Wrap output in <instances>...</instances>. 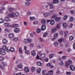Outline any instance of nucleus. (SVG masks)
Listing matches in <instances>:
<instances>
[{
	"label": "nucleus",
	"mask_w": 75,
	"mask_h": 75,
	"mask_svg": "<svg viewBox=\"0 0 75 75\" xmlns=\"http://www.w3.org/2000/svg\"><path fill=\"white\" fill-rule=\"evenodd\" d=\"M19 16V13H14L12 12L11 13L9 14L8 15V17H14V16H16V17H17V16Z\"/></svg>",
	"instance_id": "1"
},
{
	"label": "nucleus",
	"mask_w": 75,
	"mask_h": 75,
	"mask_svg": "<svg viewBox=\"0 0 75 75\" xmlns=\"http://www.w3.org/2000/svg\"><path fill=\"white\" fill-rule=\"evenodd\" d=\"M3 65L4 67H6V66H7V64L4 63V62H1V64H0V69H4V67L2 66Z\"/></svg>",
	"instance_id": "2"
},
{
	"label": "nucleus",
	"mask_w": 75,
	"mask_h": 75,
	"mask_svg": "<svg viewBox=\"0 0 75 75\" xmlns=\"http://www.w3.org/2000/svg\"><path fill=\"white\" fill-rule=\"evenodd\" d=\"M72 64V62L71 60H69L67 61V63H66L65 66L66 68H68L69 67V65H71Z\"/></svg>",
	"instance_id": "3"
},
{
	"label": "nucleus",
	"mask_w": 75,
	"mask_h": 75,
	"mask_svg": "<svg viewBox=\"0 0 75 75\" xmlns=\"http://www.w3.org/2000/svg\"><path fill=\"white\" fill-rule=\"evenodd\" d=\"M0 54L2 55H4L6 54L5 51L2 48H0Z\"/></svg>",
	"instance_id": "4"
},
{
	"label": "nucleus",
	"mask_w": 75,
	"mask_h": 75,
	"mask_svg": "<svg viewBox=\"0 0 75 75\" xmlns=\"http://www.w3.org/2000/svg\"><path fill=\"white\" fill-rule=\"evenodd\" d=\"M2 48L3 49L4 51H6L7 52H10V50H8L7 47H6V46H5V45H3L2 46Z\"/></svg>",
	"instance_id": "5"
},
{
	"label": "nucleus",
	"mask_w": 75,
	"mask_h": 75,
	"mask_svg": "<svg viewBox=\"0 0 75 75\" xmlns=\"http://www.w3.org/2000/svg\"><path fill=\"white\" fill-rule=\"evenodd\" d=\"M70 68L71 70L72 71H75V67H74V66L71 65L70 66Z\"/></svg>",
	"instance_id": "6"
},
{
	"label": "nucleus",
	"mask_w": 75,
	"mask_h": 75,
	"mask_svg": "<svg viewBox=\"0 0 75 75\" xmlns=\"http://www.w3.org/2000/svg\"><path fill=\"white\" fill-rule=\"evenodd\" d=\"M14 31L16 33H18L20 32V29L18 28H15L14 29Z\"/></svg>",
	"instance_id": "7"
},
{
	"label": "nucleus",
	"mask_w": 75,
	"mask_h": 75,
	"mask_svg": "<svg viewBox=\"0 0 75 75\" xmlns=\"http://www.w3.org/2000/svg\"><path fill=\"white\" fill-rule=\"evenodd\" d=\"M57 30V28L54 27L51 30V33H54L56 32Z\"/></svg>",
	"instance_id": "8"
},
{
	"label": "nucleus",
	"mask_w": 75,
	"mask_h": 75,
	"mask_svg": "<svg viewBox=\"0 0 75 75\" xmlns=\"http://www.w3.org/2000/svg\"><path fill=\"white\" fill-rule=\"evenodd\" d=\"M46 28V26L45 25H43L42 26L41 30L42 31H44Z\"/></svg>",
	"instance_id": "9"
},
{
	"label": "nucleus",
	"mask_w": 75,
	"mask_h": 75,
	"mask_svg": "<svg viewBox=\"0 0 75 75\" xmlns=\"http://www.w3.org/2000/svg\"><path fill=\"white\" fill-rule=\"evenodd\" d=\"M59 60H62V59H63V60H65V59H67V57L65 56H63L61 58H59Z\"/></svg>",
	"instance_id": "10"
},
{
	"label": "nucleus",
	"mask_w": 75,
	"mask_h": 75,
	"mask_svg": "<svg viewBox=\"0 0 75 75\" xmlns=\"http://www.w3.org/2000/svg\"><path fill=\"white\" fill-rule=\"evenodd\" d=\"M8 42V41H7V40H6V39H3L2 41V42L3 44H7Z\"/></svg>",
	"instance_id": "11"
},
{
	"label": "nucleus",
	"mask_w": 75,
	"mask_h": 75,
	"mask_svg": "<svg viewBox=\"0 0 75 75\" xmlns=\"http://www.w3.org/2000/svg\"><path fill=\"white\" fill-rule=\"evenodd\" d=\"M31 54L33 56H34L36 55V53H35V50H33L31 52Z\"/></svg>",
	"instance_id": "12"
},
{
	"label": "nucleus",
	"mask_w": 75,
	"mask_h": 75,
	"mask_svg": "<svg viewBox=\"0 0 75 75\" xmlns=\"http://www.w3.org/2000/svg\"><path fill=\"white\" fill-rule=\"evenodd\" d=\"M10 20V19L8 17H6L4 18V21L6 22H9Z\"/></svg>",
	"instance_id": "13"
},
{
	"label": "nucleus",
	"mask_w": 75,
	"mask_h": 75,
	"mask_svg": "<svg viewBox=\"0 0 75 75\" xmlns=\"http://www.w3.org/2000/svg\"><path fill=\"white\" fill-rule=\"evenodd\" d=\"M44 15L45 17H48V16H49L50 15V13L49 12L46 13L44 14Z\"/></svg>",
	"instance_id": "14"
},
{
	"label": "nucleus",
	"mask_w": 75,
	"mask_h": 75,
	"mask_svg": "<svg viewBox=\"0 0 75 75\" xmlns=\"http://www.w3.org/2000/svg\"><path fill=\"white\" fill-rule=\"evenodd\" d=\"M42 58H44L45 56V54H41L39 55Z\"/></svg>",
	"instance_id": "15"
},
{
	"label": "nucleus",
	"mask_w": 75,
	"mask_h": 75,
	"mask_svg": "<svg viewBox=\"0 0 75 75\" xmlns=\"http://www.w3.org/2000/svg\"><path fill=\"white\" fill-rule=\"evenodd\" d=\"M24 70L26 72H29V69H28V68L27 67H26L25 68Z\"/></svg>",
	"instance_id": "16"
},
{
	"label": "nucleus",
	"mask_w": 75,
	"mask_h": 75,
	"mask_svg": "<svg viewBox=\"0 0 75 75\" xmlns=\"http://www.w3.org/2000/svg\"><path fill=\"white\" fill-rule=\"evenodd\" d=\"M14 35L12 33H10L8 35V37L10 38H11L14 37Z\"/></svg>",
	"instance_id": "17"
},
{
	"label": "nucleus",
	"mask_w": 75,
	"mask_h": 75,
	"mask_svg": "<svg viewBox=\"0 0 75 75\" xmlns=\"http://www.w3.org/2000/svg\"><path fill=\"white\" fill-rule=\"evenodd\" d=\"M67 25L66 23H64L63 24V28H67Z\"/></svg>",
	"instance_id": "18"
},
{
	"label": "nucleus",
	"mask_w": 75,
	"mask_h": 75,
	"mask_svg": "<svg viewBox=\"0 0 75 75\" xmlns=\"http://www.w3.org/2000/svg\"><path fill=\"white\" fill-rule=\"evenodd\" d=\"M13 40L14 42H17V41H18V38H14L13 39Z\"/></svg>",
	"instance_id": "19"
},
{
	"label": "nucleus",
	"mask_w": 75,
	"mask_h": 75,
	"mask_svg": "<svg viewBox=\"0 0 75 75\" xmlns=\"http://www.w3.org/2000/svg\"><path fill=\"white\" fill-rule=\"evenodd\" d=\"M47 67H51V68H54V66H53L51 65V64H50V63H47Z\"/></svg>",
	"instance_id": "20"
},
{
	"label": "nucleus",
	"mask_w": 75,
	"mask_h": 75,
	"mask_svg": "<svg viewBox=\"0 0 75 75\" xmlns=\"http://www.w3.org/2000/svg\"><path fill=\"white\" fill-rule=\"evenodd\" d=\"M59 3L58 0H54L53 1V3L54 4H58Z\"/></svg>",
	"instance_id": "21"
},
{
	"label": "nucleus",
	"mask_w": 75,
	"mask_h": 75,
	"mask_svg": "<svg viewBox=\"0 0 75 75\" xmlns=\"http://www.w3.org/2000/svg\"><path fill=\"white\" fill-rule=\"evenodd\" d=\"M23 42L25 44H28V41L27 39H25L23 40Z\"/></svg>",
	"instance_id": "22"
},
{
	"label": "nucleus",
	"mask_w": 75,
	"mask_h": 75,
	"mask_svg": "<svg viewBox=\"0 0 75 75\" xmlns=\"http://www.w3.org/2000/svg\"><path fill=\"white\" fill-rule=\"evenodd\" d=\"M61 19V18L59 17L56 18H55V21L56 22H58V21H59Z\"/></svg>",
	"instance_id": "23"
},
{
	"label": "nucleus",
	"mask_w": 75,
	"mask_h": 75,
	"mask_svg": "<svg viewBox=\"0 0 75 75\" xmlns=\"http://www.w3.org/2000/svg\"><path fill=\"white\" fill-rule=\"evenodd\" d=\"M30 19L31 21H33V20H34L35 19V18L34 16H30Z\"/></svg>",
	"instance_id": "24"
},
{
	"label": "nucleus",
	"mask_w": 75,
	"mask_h": 75,
	"mask_svg": "<svg viewBox=\"0 0 75 75\" xmlns=\"http://www.w3.org/2000/svg\"><path fill=\"white\" fill-rule=\"evenodd\" d=\"M37 64L38 66H41L42 65V63L40 61H39L37 62Z\"/></svg>",
	"instance_id": "25"
},
{
	"label": "nucleus",
	"mask_w": 75,
	"mask_h": 75,
	"mask_svg": "<svg viewBox=\"0 0 75 75\" xmlns=\"http://www.w3.org/2000/svg\"><path fill=\"white\" fill-rule=\"evenodd\" d=\"M10 51L11 52H14L15 51V49L13 47H11L10 49Z\"/></svg>",
	"instance_id": "26"
},
{
	"label": "nucleus",
	"mask_w": 75,
	"mask_h": 75,
	"mask_svg": "<svg viewBox=\"0 0 75 75\" xmlns=\"http://www.w3.org/2000/svg\"><path fill=\"white\" fill-rule=\"evenodd\" d=\"M74 39V37L72 36H71L69 37V41H72Z\"/></svg>",
	"instance_id": "27"
},
{
	"label": "nucleus",
	"mask_w": 75,
	"mask_h": 75,
	"mask_svg": "<svg viewBox=\"0 0 75 75\" xmlns=\"http://www.w3.org/2000/svg\"><path fill=\"white\" fill-rule=\"evenodd\" d=\"M35 70V68L34 67H32L31 68V71L32 72H34Z\"/></svg>",
	"instance_id": "28"
},
{
	"label": "nucleus",
	"mask_w": 75,
	"mask_h": 75,
	"mask_svg": "<svg viewBox=\"0 0 75 75\" xmlns=\"http://www.w3.org/2000/svg\"><path fill=\"white\" fill-rule=\"evenodd\" d=\"M55 24V21L54 20H52L50 23L51 25H54Z\"/></svg>",
	"instance_id": "29"
},
{
	"label": "nucleus",
	"mask_w": 75,
	"mask_h": 75,
	"mask_svg": "<svg viewBox=\"0 0 75 75\" xmlns=\"http://www.w3.org/2000/svg\"><path fill=\"white\" fill-rule=\"evenodd\" d=\"M19 52L20 54H22V53H23L22 50L21 49V48L20 47H19Z\"/></svg>",
	"instance_id": "30"
},
{
	"label": "nucleus",
	"mask_w": 75,
	"mask_h": 75,
	"mask_svg": "<svg viewBox=\"0 0 75 75\" xmlns=\"http://www.w3.org/2000/svg\"><path fill=\"white\" fill-rule=\"evenodd\" d=\"M53 57H54V54H51L50 55H49V57L50 59L52 58Z\"/></svg>",
	"instance_id": "31"
},
{
	"label": "nucleus",
	"mask_w": 75,
	"mask_h": 75,
	"mask_svg": "<svg viewBox=\"0 0 75 75\" xmlns=\"http://www.w3.org/2000/svg\"><path fill=\"white\" fill-rule=\"evenodd\" d=\"M48 73L50 74V75H52L53 74V71L52 70H50L48 71Z\"/></svg>",
	"instance_id": "32"
},
{
	"label": "nucleus",
	"mask_w": 75,
	"mask_h": 75,
	"mask_svg": "<svg viewBox=\"0 0 75 75\" xmlns=\"http://www.w3.org/2000/svg\"><path fill=\"white\" fill-rule=\"evenodd\" d=\"M59 64L61 66H63L64 65V62L62 61H61L60 62Z\"/></svg>",
	"instance_id": "33"
},
{
	"label": "nucleus",
	"mask_w": 75,
	"mask_h": 75,
	"mask_svg": "<svg viewBox=\"0 0 75 75\" xmlns=\"http://www.w3.org/2000/svg\"><path fill=\"white\" fill-rule=\"evenodd\" d=\"M13 27H17L18 26V24H13L12 25Z\"/></svg>",
	"instance_id": "34"
},
{
	"label": "nucleus",
	"mask_w": 75,
	"mask_h": 75,
	"mask_svg": "<svg viewBox=\"0 0 75 75\" xmlns=\"http://www.w3.org/2000/svg\"><path fill=\"white\" fill-rule=\"evenodd\" d=\"M73 21L74 18L72 17H70L69 18V21L70 22H72V21Z\"/></svg>",
	"instance_id": "35"
},
{
	"label": "nucleus",
	"mask_w": 75,
	"mask_h": 75,
	"mask_svg": "<svg viewBox=\"0 0 75 75\" xmlns=\"http://www.w3.org/2000/svg\"><path fill=\"white\" fill-rule=\"evenodd\" d=\"M68 16H65L63 18V20H67V18H68Z\"/></svg>",
	"instance_id": "36"
},
{
	"label": "nucleus",
	"mask_w": 75,
	"mask_h": 75,
	"mask_svg": "<svg viewBox=\"0 0 75 75\" xmlns=\"http://www.w3.org/2000/svg\"><path fill=\"white\" fill-rule=\"evenodd\" d=\"M27 39H28V43L29 42H31L33 41V40H32L31 39L29 38Z\"/></svg>",
	"instance_id": "37"
},
{
	"label": "nucleus",
	"mask_w": 75,
	"mask_h": 75,
	"mask_svg": "<svg viewBox=\"0 0 75 75\" xmlns=\"http://www.w3.org/2000/svg\"><path fill=\"white\" fill-rule=\"evenodd\" d=\"M54 37H57L58 36V33H55L54 34Z\"/></svg>",
	"instance_id": "38"
},
{
	"label": "nucleus",
	"mask_w": 75,
	"mask_h": 75,
	"mask_svg": "<svg viewBox=\"0 0 75 75\" xmlns=\"http://www.w3.org/2000/svg\"><path fill=\"white\" fill-rule=\"evenodd\" d=\"M30 2H26L25 4L26 6H29L30 5Z\"/></svg>",
	"instance_id": "39"
},
{
	"label": "nucleus",
	"mask_w": 75,
	"mask_h": 75,
	"mask_svg": "<svg viewBox=\"0 0 75 75\" xmlns=\"http://www.w3.org/2000/svg\"><path fill=\"white\" fill-rule=\"evenodd\" d=\"M4 59V58L0 56V61H3V60Z\"/></svg>",
	"instance_id": "40"
},
{
	"label": "nucleus",
	"mask_w": 75,
	"mask_h": 75,
	"mask_svg": "<svg viewBox=\"0 0 75 75\" xmlns=\"http://www.w3.org/2000/svg\"><path fill=\"white\" fill-rule=\"evenodd\" d=\"M25 54H30V52L28 50H26L25 51Z\"/></svg>",
	"instance_id": "41"
},
{
	"label": "nucleus",
	"mask_w": 75,
	"mask_h": 75,
	"mask_svg": "<svg viewBox=\"0 0 75 75\" xmlns=\"http://www.w3.org/2000/svg\"><path fill=\"white\" fill-rule=\"evenodd\" d=\"M57 16L56 14H54L52 17V18L54 19V18H56Z\"/></svg>",
	"instance_id": "42"
},
{
	"label": "nucleus",
	"mask_w": 75,
	"mask_h": 75,
	"mask_svg": "<svg viewBox=\"0 0 75 75\" xmlns=\"http://www.w3.org/2000/svg\"><path fill=\"white\" fill-rule=\"evenodd\" d=\"M58 45V43L57 42H55L54 43V47H57Z\"/></svg>",
	"instance_id": "43"
},
{
	"label": "nucleus",
	"mask_w": 75,
	"mask_h": 75,
	"mask_svg": "<svg viewBox=\"0 0 75 75\" xmlns=\"http://www.w3.org/2000/svg\"><path fill=\"white\" fill-rule=\"evenodd\" d=\"M41 72V69L40 68H39L38 69H37V72L38 73H40Z\"/></svg>",
	"instance_id": "44"
},
{
	"label": "nucleus",
	"mask_w": 75,
	"mask_h": 75,
	"mask_svg": "<svg viewBox=\"0 0 75 75\" xmlns=\"http://www.w3.org/2000/svg\"><path fill=\"white\" fill-rule=\"evenodd\" d=\"M41 22L42 24H45L46 23V21L45 20H43L41 21Z\"/></svg>",
	"instance_id": "45"
},
{
	"label": "nucleus",
	"mask_w": 75,
	"mask_h": 75,
	"mask_svg": "<svg viewBox=\"0 0 75 75\" xmlns=\"http://www.w3.org/2000/svg\"><path fill=\"white\" fill-rule=\"evenodd\" d=\"M4 25L5 26H8V25H9V23H5L4 24Z\"/></svg>",
	"instance_id": "46"
},
{
	"label": "nucleus",
	"mask_w": 75,
	"mask_h": 75,
	"mask_svg": "<svg viewBox=\"0 0 75 75\" xmlns=\"http://www.w3.org/2000/svg\"><path fill=\"white\" fill-rule=\"evenodd\" d=\"M37 33H40L41 32V30L40 29H38L37 30Z\"/></svg>",
	"instance_id": "47"
},
{
	"label": "nucleus",
	"mask_w": 75,
	"mask_h": 75,
	"mask_svg": "<svg viewBox=\"0 0 75 75\" xmlns=\"http://www.w3.org/2000/svg\"><path fill=\"white\" fill-rule=\"evenodd\" d=\"M4 22V20L3 19H0V23H3Z\"/></svg>",
	"instance_id": "48"
},
{
	"label": "nucleus",
	"mask_w": 75,
	"mask_h": 75,
	"mask_svg": "<svg viewBox=\"0 0 75 75\" xmlns=\"http://www.w3.org/2000/svg\"><path fill=\"white\" fill-rule=\"evenodd\" d=\"M5 8L4 7H2L1 8V9H0V13H2V11L3 10H4Z\"/></svg>",
	"instance_id": "49"
},
{
	"label": "nucleus",
	"mask_w": 75,
	"mask_h": 75,
	"mask_svg": "<svg viewBox=\"0 0 75 75\" xmlns=\"http://www.w3.org/2000/svg\"><path fill=\"white\" fill-rule=\"evenodd\" d=\"M38 22L37 21H35L33 22V24H38Z\"/></svg>",
	"instance_id": "50"
},
{
	"label": "nucleus",
	"mask_w": 75,
	"mask_h": 75,
	"mask_svg": "<svg viewBox=\"0 0 75 75\" xmlns=\"http://www.w3.org/2000/svg\"><path fill=\"white\" fill-rule=\"evenodd\" d=\"M56 27L57 28H60L61 27V25L59 24H57Z\"/></svg>",
	"instance_id": "51"
},
{
	"label": "nucleus",
	"mask_w": 75,
	"mask_h": 75,
	"mask_svg": "<svg viewBox=\"0 0 75 75\" xmlns=\"http://www.w3.org/2000/svg\"><path fill=\"white\" fill-rule=\"evenodd\" d=\"M40 40L41 42H44V40L43 39V38H40Z\"/></svg>",
	"instance_id": "52"
},
{
	"label": "nucleus",
	"mask_w": 75,
	"mask_h": 75,
	"mask_svg": "<svg viewBox=\"0 0 75 75\" xmlns=\"http://www.w3.org/2000/svg\"><path fill=\"white\" fill-rule=\"evenodd\" d=\"M13 10H14V9L13 8H10L9 9V11H12Z\"/></svg>",
	"instance_id": "53"
},
{
	"label": "nucleus",
	"mask_w": 75,
	"mask_h": 75,
	"mask_svg": "<svg viewBox=\"0 0 75 75\" xmlns=\"http://www.w3.org/2000/svg\"><path fill=\"white\" fill-rule=\"evenodd\" d=\"M72 26H73V24L71 23L69 25V28H72Z\"/></svg>",
	"instance_id": "54"
},
{
	"label": "nucleus",
	"mask_w": 75,
	"mask_h": 75,
	"mask_svg": "<svg viewBox=\"0 0 75 75\" xmlns=\"http://www.w3.org/2000/svg\"><path fill=\"white\" fill-rule=\"evenodd\" d=\"M64 34H65L64 37H66V36H67V35L68 34V31H65L64 33Z\"/></svg>",
	"instance_id": "55"
},
{
	"label": "nucleus",
	"mask_w": 75,
	"mask_h": 75,
	"mask_svg": "<svg viewBox=\"0 0 75 75\" xmlns=\"http://www.w3.org/2000/svg\"><path fill=\"white\" fill-rule=\"evenodd\" d=\"M63 39H60L58 40V41L59 42H61L62 41Z\"/></svg>",
	"instance_id": "56"
},
{
	"label": "nucleus",
	"mask_w": 75,
	"mask_h": 75,
	"mask_svg": "<svg viewBox=\"0 0 75 75\" xmlns=\"http://www.w3.org/2000/svg\"><path fill=\"white\" fill-rule=\"evenodd\" d=\"M59 34L60 35H63V32L62 31H60L59 32Z\"/></svg>",
	"instance_id": "57"
},
{
	"label": "nucleus",
	"mask_w": 75,
	"mask_h": 75,
	"mask_svg": "<svg viewBox=\"0 0 75 75\" xmlns=\"http://www.w3.org/2000/svg\"><path fill=\"white\" fill-rule=\"evenodd\" d=\"M31 14V12H28L27 13V15L28 16H30Z\"/></svg>",
	"instance_id": "58"
},
{
	"label": "nucleus",
	"mask_w": 75,
	"mask_h": 75,
	"mask_svg": "<svg viewBox=\"0 0 75 75\" xmlns=\"http://www.w3.org/2000/svg\"><path fill=\"white\" fill-rule=\"evenodd\" d=\"M18 68H22V66H21V65H18Z\"/></svg>",
	"instance_id": "59"
},
{
	"label": "nucleus",
	"mask_w": 75,
	"mask_h": 75,
	"mask_svg": "<svg viewBox=\"0 0 75 75\" xmlns=\"http://www.w3.org/2000/svg\"><path fill=\"white\" fill-rule=\"evenodd\" d=\"M49 60V59H48V58H46L45 59V61L46 62H48V61Z\"/></svg>",
	"instance_id": "60"
},
{
	"label": "nucleus",
	"mask_w": 75,
	"mask_h": 75,
	"mask_svg": "<svg viewBox=\"0 0 75 75\" xmlns=\"http://www.w3.org/2000/svg\"><path fill=\"white\" fill-rule=\"evenodd\" d=\"M67 52H70L71 51V49H69L67 50Z\"/></svg>",
	"instance_id": "61"
},
{
	"label": "nucleus",
	"mask_w": 75,
	"mask_h": 75,
	"mask_svg": "<svg viewBox=\"0 0 75 75\" xmlns=\"http://www.w3.org/2000/svg\"><path fill=\"white\" fill-rule=\"evenodd\" d=\"M47 33H45L43 35V37H45V36H47Z\"/></svg>",
	"instance_id": "62"
},
{
	"label": "nucleus",
	"mask_w": 75,
	"mask_h": 75,
	"mask_svg": "<svg viewBox=\"0 0 75 75\" xmlns=\"http://www.w3.org/2000/svg\"><path fill=\"white\" fill-rule=\"evenodd\" d=\"M37 47L38 48V49H40V48H41V46L40 45H38Z\"/></svg>",
	"instance_id": "63"
},
{
	"label": "nucleus",
	"mask_w": 75,
	"mask_h": 75,
	"mask_svg": "<svg viewBox=\"0 0 75 75\" xmlns=\"http://www.w3.org/2000/svg\"><path fill=\"white\" fill-rule=\"evenodd\" d=\"M45 72H46L45 70H43L42 71V74H43V75H45Z\"/></svg>",
	"instance_id": "64"
}]
</instances>
